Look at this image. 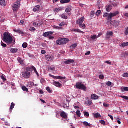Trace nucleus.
<instances>
[{
	"mask_svg": "<svg viewBox=\"0 0 128 128\" xmlns=\"http://www.w3.org/2000/svg\"><path fill=\"white\" fill-rule=\"evenodd\" d=\"M2 40L4 42H6L8 46L11 44L12 46L14 44V43L12 42L14 39H12V37L10 34L8 32H6L4 33Z\"/></svg>",
	"mask_w": 128,
	"mask_h": 128,
	"instance_id": "nucleus-1",
	"label": "nucleus"
},
{
	"mask_svg": "<svg viewBox=\"0 0 128 128\" xmlns=\"http://www.w3.org/2000/svg\"><path fill=\"white\" fill-rule=\"evenodd\" d=\"M32 74V68H26L25 72L22 74V76L26 80H28L30 78V74Z\"/></svg>",
	"mask_w": 128,
	"mask_h": 128,
	"instance_id": "nucleus-2",
	"label": "nucleus"
},
{
	"mask_svg": "<svg viewBox=\"0 0 128 128\" xmlns=\"http://www.w3.org/2000/svg\"><path fill=\"white\" fill-rule=\"evenodd\" d=\"M76 86L78 90H84V92L86 91V86L80 82L76 83Z\"/></svg>",
	"mask_w": 128,
	"mask_h": 128,
	"instance_id": "nucleus-3",
	"label": "nucleus"
},
{
	"mask_svg": "<svg viewBox=\"0 0 128 128\" xmlns=\"http://www.w3.org/2000/svg\"><path fill=\"white\" fill-rule=\"evenodd\" d=\"M20 6V2L18 0L13 5L12 10L14 12H16L18 10V8Z\"/></svg>",
	"mask_w": 128,
	"mask_h": 128,
	"instance_id": "nucleus-4",
	"label": "nucleus"
},
{
	"mask_svg": "<svg viewBox=\"0 0 128 128\" xmlns=\"http://www.w3.org/2000/svg\"><path fill=\"white\" fill-rule=\"evenodd\" d=\"M118 14H120V12L118 11L114 13H110V16L108 17V20H110V22H112V18H114V16H116Z\"/></svg>",
	"mask_w": 128,
	"mask_h": 128,
	"instance_id": "nucleus-5",
	"label": "nucleus"
},
{
	"mask_svg": "<svg viewBox=\"0 0 128 128\" xmlns=\"http://www.w3.org/2000/svg\"><path fill=\"white\" fill-rule=\"evenodd\" d=\"M49 76L50 78H52L54 80H65L66 79V77H62L60 76H54L52 75V74H49Z\"/></svg>",
	"mask_w": 128,
	"mask_h": 128,
	"instance_id": "nucleus-6",
	"label": "nucleus"
},
{
	"mask_svg": "<svg viewBox=\"0 0 128 128\" xmlns=\"http://www.w3.org/2000/svg\"><path fill=\"white\" fill-rule=\"evenodd\" d=\"M60 116L64 120H68V114L64 111H62L60 112Z\"/></svg>",
	"mask_w": 128,
	"mask_h": 128,
	"instance_id": "nucleus-7",
	"label": "nucleus"
},
{
	"mask_svg": "<svg viewBox=\"0 0 128 128\" xmlns=\"http://www.w3.org/2000/svg\"><path fill=\"white\" fill-rule=\"evenodd\" d=\"M84 17L82 16L81 18H79L76 22V24H84Z\"/></svg>",
	"mask_w": 128,
	"mask_h": 128,
	"instance_id": "nucleus-8",
	"label": "nucleus"
},
{
	"mask_svg": "<svg viewBox=\"0 0 128 128\" xmlns=\"http://www.w3.org/2000/svg\"><path fill=\"white\" fill-rule=\"evenodd\" d=\"M14 32H16V34H19L24 36V32L22 30L14 29Z\"/></svg>",
	"mask_w": 128,
	"mask_h": 128,
	"instance_id": "nucleus-9",
	"label": "nucleus"
},
{
	"mask_svg": "<svg viewBox=\"0 0 128 128\" xmlns=\"http://www.w3.org/2000/svg\"><path fill=\"white\" fill-rule=\"evenodd\" d=\"M52 34H54V32H46L43 34L44 36V38H48L50 36H52Z\"/></svg>",
	"mask_w": 128,
	"mask_h": 128,
	"instance_id": "nucleus-10",
	"label": "nucleus"
},
{
	"mask_svg": "<svg viewBox=\"0 0 128 128\" xmlns=\"http://www.w3.org/2000/svg\"><path fill=\"white\" fill-rule=\"evenodd\" d=\"M72 10V6H68L67 8H66L65 12H67L68 14V12H70Z\"/></svg>",
	"mask_w": 128,
	"mask_h": 128,
	"instance_id": "nucleus-11",
	"label": "nucleus"
},
{
	"mask_svg": "<svg viewBox=\"0 0 128 128\" xmlns=\"http://www.w3.org/2000/svg\"><path fill=\"white\" fill-rule=\"evenodd\" d=\"M111 24H112L114 26H120V22L118 21L114 20L111 22Z\"/></svg>",
	"mask_w": 128,
	"mask_h": 128,
	"instance_id": "nucleus-12",
	"label": "nucleus"
},
{
	"mask_svg": "<svg viewBox=\"0 0 128 128\" xmlns=\"http://www.w3.org/2000/svg\"><path fill=\"white\" fill-rule=\"evenodd\" d=\"M74 60H68L64 62L66 64H74Z\"/></svg>",
	"mask_w": 128,
	"mask_h": 128,
	"instance_id": "nucleus-13",
	"label": "nucleus"
},
{
	"mask_svg": "<svg viewBox=\"0 0 128 128\" xmlns=\"http://www.w3.org/2000/svg\"><path fill=\"white\" fill-rule=\"evenodd\" d=\"M54 56L48 55L46 56V60H48V62H52V60H54Z\"/></svg>",
	"mask_w": 128,
	"mask_h": 128,
	"instance_id": "nucleus-14",
	"label": "nucleus"
},
{
	"mask_svg": "<svg viewBox=\"0 0 128 128\" xmlns=\"http://www.w3.org/2000/svg\"><path fill=\"white\" fill-rule=\"evenodd\" d=\"M70 41V40L66 39V38H62V44H66L68 42Z\"/></svg>",
	"mask_w": 128,
	"mask_h": 128,
	"instance_id": "nucleus-15",
	"label": "nucleus"
},
{
	"mask_svg": "<svg viewBox=\"0 0 128 128\" xmlns=\"http://www.w3.org/2000/svg\"><path fill=\"white\" fill-rule=\"evenodd\" d=\"M53 84L55 86H56V88H60V86H62V84L59 82H53Z\"/></svg>",
	"mask_w": 128,
	"mask_h": 128,
	"instance_id": "nucleus-16",
	"label": "nucleus"
},
{
	"mask_svg": "<svg viewBox=\"0 0 128 128\" xmlns=\"http://www.w3.org/2000/svg\"><path fill=\"white\" fill-rule=\"evenodd\" d=\"M0 6H6V0H0Z\"/></svg>",
	"mask_w": 128,
	"mask_h": 128,
	"instance_id": "nucleus-17",
	"label": "nucleus"
},
{
	"mask_svg": "<svg viewBox=\"0 0 128 128\" xmlns=\"http://www.w3.org/2000/svg\"><path fill=\"white\" fill-rule=\"evenodd\" d=\"M40 6L41 5H38L36 6L33 10V11L34 12H38L40 10Z\"/></svg>",
	"mask_w": 128,
	"mask_h": 128,
	"instance_id": "nucleus-18",
	"label": "nucleus"
},
{
	"mask_svg": "<svg viewBox=\"0 0 128 128\" xmlns=\"http://www.w3.org/2000/svg\"><path fill=\"white\" fill-rule=\"evenodd\" d=\"M60 2L62 4H70V0H61Z\"/></svg>",
	"mask_w": 128,
	"mask_h": 128,
	"instance_id": "nucleus-19",
	"label": "nucleus"
},
{
	"mask_svg": "<svg viewBox=\"0 0 128 128\" xmlns=\"http://www.w3.org/2000/svg\"><path fill=\"white\" fill-rule=\"evenodd\" d=\"M100 98L96 94H92V100H98Z\"/></svg>",
	"mask_w": 128,
	"mask_h": 128,
	"instance_id": "nucleus-20",
	"label": "nucleus"
},
{
	"mask_svg": "<svg viewBox=\"0 0 128 128\" xmlns=\"http://www.w3.org/2000/svg\"><path fill=\"white\" fill-rule=\"evenodd\" d=\"M31 70H32H32H34V72H36V74L37 76H38V71L36 70V68L34 66H31Z\"/></svg>",
	"mask_w": 128,
	"mask_h": 128,
	"instance_id": "nucleus-21",
	"label": "nucleus"
},
{
	"mask_svg": "<svg viewBox=\"0 0 128 128\" xmlns=\"http://www.w3.org/2000/svg\"><path fill=\"white\" fill-rule=\"evenodd\" d=\"M14 106H16V104H14V102H12L11 104V106L10 107V112H12V110H14Z\"/></svg>",
	"mask_w": 128,
	"mask_h": 128,
	"instance_id": "nucleus-22",
	"label": "nucleus"
},
{
	"mask_svg": "<svg viewBox=\"0 0 128 128\" xmlns=\"http://www.w3.org/2000/svg\"><path fill=\"white\" fill-rule=\"evenodd\" d=\"M106 12H110V10H112V5H108L106 8Z\"/></svg>",
	"mask_w": 128,
	"mask_h": 128,
	"instance_id": "nucleus-23",
	"label": "nucleus"
},
{
	"mask_svg": "<svg viewBox=\"0 0 128 128\" xmlns=\"http://www.w3.org/2000/svg\"><path fill=\"white\" fill-rule=\"evenodd\" d=\"M56 44H58V45H62V39L61 38V39H60L58 40H57L56 42Z\"/></svg>",
	"mask_w": 128,
	"mask_h": 128,
	"instance_id": "nucleus-24",
	"label": "nucleus"
},
{
	"mask_svg": "<svg viewBox=\"0 0 128 128\" xmlns=\"http://www.w3.org/2000/svg\"><path fill=\"white\" fill-rule=\"evenodd\" d=\"M120 46H121V48H126V46H128V42L121 44Z\"/></svg>",
	"mask_w": 128,
	"mask_h": 128,
	"instance_id": "nucleus-25",
	"label": "nucleus"
},
{
	"mask_svg": "<svg viewBox=\"0 0 128 128\" xmlns=\"http://www.w3.org/2000/svg\"><path fill=\"white\" fill-rule=\"evenodd\" d=\"M10 52L12 54H16L18 52V48H12Z\"/></svg>",
	"mask_w": 128,
	"mask_h": 128,
	"instance_id": "nucleus-26",
	"label": "nucleus"
},
{
	"mask_svg": "<svg viewBox=\"0 0 128 128\" xmlns=\"http://www.w3.org/2000/svg\"><path fill=\"white\" fill-rule=\"evenodd\" d=\"M79 26L80 28H82V30H86V24H79Z\"/></svg>",
	"mask_w": 128,
	"mask_h": 128,
	"instance_id": "nucleus-27",
	"label": "nucleus"
},
{
	"mask_svg": "<svg viewBox=\"0 0 128 128\" xmlns=\"http://www.w3.org/2000/svg\"><path fill=\"white\" fill-rule=\"evenodd\" d=\"M94 117L96 118H102V116H100V113H96V114H94Z\"/></svg>",
	"mask_w": 128,
	"mask_h": 128,
	"instance_id": "nucleus-28",
	"label": "nucleus"
},
{
	"mask_svg": "<svg viewBox=\"0 0 128 128\" xmlns=\"http://www.w3.org/2000/svg\"><path fill=\"white\" fill-rule=\"evenodd\" d=\"M83 124H84V126H90V124H88V122H83Z\"/></svg>",
	"mask_w": 128,
	"mask_h": 128,
	"instance_id": "nucleus-29",
	"label": "nucleus"
},
{
	"mask_svg": "<svg viewBox=\"0 0 128 128\" xmlns=\"http://www.w3.org/2000/svg\"><path fill=\"white\" fill-rule=\"evenodd\" d=\"M22 90H24V92H28V88H26V86H22Z\"/></svg>",
	"mask_w": 128,
	"mask_h": 128,
	"instance_id": "nucleus-30",
	"label": "nucleus"
},
{
	"mask_svg": "<svg viewBox=\"0 0 128 128\" xmlns=\"http://www.w3.org/2000/svg\"><path fill=\"white\" fill-rule=\"evenodd\" d=\"M18 62L19 64H24V60L21 58H18Z\"/></svg>",
	"mask_w": 128,
	"mask_h": 128,
	"instance_id": "nucleus-31",
	"label": "nucleus"
},
{
	"mask_svg": "<svg viewBox=\"0 0 128 128\" xmlns=\"http://www.w3.org/2000/svg\"><path fill=\"white\" fill-rule=\"evenodd\" d=\"M28 86H30V88H32V86H34V83L32 82H28Z\"/></svg>",
	"mask_w": 128,
	"mask_h": 128,
	"instance_id": "nucleus-32",
	"label": "nucleus"
},
{
	"mask_svg": "<svg viewBox=\"0 0 128 128\" xmlns=\"http://www.w3.org/2000/svg\"><path fill=\"white\" fill-rule=\"evenodd\" d=\"M61 16H62V18H63L64 20H68V16L66 15V14H62Z\"/></svg>",
	"mask_w": 128,
	"mask_h": 128,
	"instance_id": "nucleus-33",
	"label": "nucleus"
},
{
	"mask_svg": "<svg viewBox=\"0 0 128 128\" xmlns=\"http://www.w3.org/2000/svg\"><path fill=\"white\" fill-rule=\"evenodd\" d=\"M92 40H96L98 38V36L96 35H92L91 36Z\"/></svg>",
	"mask_w": 128,
	"mask_h": 128,
	"instance_id": "nucleus-34",
	"label": "nucleus"
},
{
	"mask_svg": "<svg viewBox=\"0 0 128 128\" xmlns=\"http://www.w3.org/2000/svg\"><path fill=\"white\" fill-rule=\"evenodd\" d=\"M128 53L126 52H123L122 54H121V58H126V56H128Z\"/></svg>",
	"mask_w": 128,
	"mask_h": 128,
	"instance_id": "nucleus-35",
	"label": "nucleus"
},
{
	"mask_svg": "<svg viewBox=\"0 0 128 128\" xmlns=\"http://www.w3.org/2000/svg\"><path fill=\"white\" fill-rule=\"evenodd\" d=\"M76 46H78V44H74L70 46V48H76Z\"/></svg>",
	"mask_w": 128,
	"mask_h": 128,
	"instance_id": "nucleus-36",
	"label": "nucleus"
},
{
	"mask_svg": "<svg viewBox=\"0 0 128 128\" xmlns=\"http://www.w3.org/2000/svg\"><path fill=\"white\" fill-rule=\"evenodd\" d=\"M122 92H128V87H124L123 89L122 88Z\"/></svg>",
	"mask_w": 128,
	"mask_h": 128,
	"instance_id": "nucleus-37",
	"label": "nucleus"
},
{
	"mask_svg": "<svg viewBox=\"0 0 128 128\" xmlns=\"http://www.w3.org/2000/svg\"><path fill=\"white\" fill-rule=\"evenodd\" d=\"M22 48H28V43L24 42L22 44Z\"/></svg>",
	"mask_w": 128,
	"mask_h": 128,
	"instance_id": "nucleus-38",
	"label": "nucleus"
},
{
	"mask_svg": "<svg viewBox=\"0 0 128 128\" xmlns=\"http://www.w3.org/2000/svg\"><path fill=\"white\" fill-rule=\"evenodd\" d=\"M46 90H47V92H49V94H52V90H50V87H47L46 88Z\"/></svg>",
	"mask_w": 128,
	"mask_h": 128,
	"instance_id": "nucleus-39",
	"label": "nucleus"
},
{
	"mask_svg": "<svg viewBox=\"0 0 128 128\" xmlns=\"http://www.w3.org/2000/svg\"><path fill=\"white\" fill-rule=\"evenodd\" d=\"M84 116H87V118L90 117V113L88 112H84Z\"/></svg>",
	"mask_w": 128,
	"mask_h": 128,
	"instance_id": "nucleus-40",
	"label": "nucleus"
},
{
	"mask_svg": "<svg viewBox=\"0 0 128 128\" xmlns=\"http://www.w3.org/2000/svg\"><path fill=\"white\" fill-rule=\"evenodd\" d=\"M100 14H102V11L100 10H98L96 12V16H100Z\"/></svg>",
	"mask_w": 128,
	"mask_h": 128,
	"instance_id": "nucleus-41",
	"label": "nucleus"
},
{
	"mask_svg": "<svg viewBox=\"0 0 128 128\" xmlns=\"http://www.w3.org/2000/svg\"><path fill=\"white\" fill-rule=\"evenodd\" d=\"M2 80L4 81V82H6V78H4V74H2L0 76Z\"/></svg>",
	"mask_w": 128,
	"mask_h": 128,
	"instance_id": "nucleus-42",
	"label": "nucleus"
},
{
	"mask_svg": "<svg viewBox=\"0 0 128 128\" xmlns=\"http://www.w3.org/2000/svg\"><path fill=\"white\" fill-rule=\"evenodd\" d=\"M60 12V8H56L55 10H54V12Z\"/></svg>",
	"mask_w": 128,
	"mask_h": 128,
	"instance_id": "nucleus-43",
	"label": "nucleus"
},
{
	"mask_svg": "<svg viewBox=\"0 0 128 128\" xmlns=\"http://www.w3.org/2000/svg\"><path fill=\"white\" fill-rule=\"evenodd\" d=\"M1 45L2 46H3V48H6L7 46L6 44L4 43L2 41L1 42Z\"/></svg>",
	"mask_w": 128,
	"mask_h": 128,
	"instance_id": "nucleus-44",
	"label": "nucleus"
},
{
	"mask_svg": "<svg viewBox=\"0 0 128 128\" xmlns=\"http://www.w3.org/2000/svg\"><path fill=\"white\" fill-rule=\"evenodd\" d=\"M120 98H124V100H126L128 101V97L126 96H120Z\"/></svg>",
	"mask_w": 128,
	"mask_h": 128,
	"instance_id": "nucleus-45",
	"label": "nucleus"
},
{
	"mask_svg": "<svg viewBox=\"0 0 128 128\" xmlns=\"http://www.w3.org/2000/svg\"><path fill=\"white\" fill-rule=\"evenodd\" d=\"M76 115L78 116H80V115L82 114H80V111L79 110H78L76 112Z\"/></svg>",
	"mask_w": 128,
	"mask_h": 128,
	"instance_id": "nucleus-46",
	"label": "nucleus"
},
{
	"mask_svg": "<svg viewBox=\"0 0 128 128\" xmlns=\"http://www.w3.org/2000/svg\"><path fill=\"white\" fill-rule=\"evenodd\" d=\"M65 25H66V22H62L59 24L60 26H61V28H62V26H64Z\"/></svg>",
	"mask_w": 128,
	"mask_h": 128,
	"instance_id": "nucleus-47",
	"label": "nucleus"
},
{
	"mask_svg": "<svg viewBox=\"0 0 128 128\" xmlns=\"http://www.w3.org/2000/svg\"><path fill=\"white\" fill-rule=\"evenodd\" d=\"M112 84V83L110 82H108L106 83V86H110Z\"/></svg>",
	"mask_w": 128,
	"mask_h": 128,
	"instance_id": "nucleus-48",
	"label": "nucleus"
},
{
	"mask_svg": "<svg viewBox=\"0 0 128 128\" xmlns=\"http://www.w3.org/2000/svg\"><path fill=\"white\" fill-rule=\"evenodd\" d=\"M104 18H108V16H110V14H108V13H106L104 15Z\"/></svg>",
	"mask_w": 128,
	"mask_h": 128,
	"instance_id": "nucleus-49",
	"label": "nucleus"
},
{
	"mask_svg": "<svg viewBox=\"0 0 128 128\" xmlns=\"http://www.w3.org/2000/svg\"><path fill=\"white\" fill-rule=\"evenodd\" d=\"M99 78L100 80H104V76L102 74H101L99 76Z\"/></svg>",
	"mask_w": 128,
	"mask_h": 128,
	"instance_id": "nucleus-50",
	"label": "nucleus"
},
{
	"mask_svg": "<svg viewBox=\"0 0 128 128\" xmlns=\"http://www.w3.org/2000/svg\"><path fill=\"white\" fill-rule=\"evenodd\" d=\"M107 36H114V32H108Z\"/></svg>",
	"mask_w": 128,
	"mask_h": 128,
	"instance_id": "nucleus-51",
	"label": "nucleus"
},
{
	"mask_svg": "<svg viewBox=\"0 0 128 128\" xmlns=\"http://www.w3.org/2000/svg\"><path fill=\"white\" fill-rule=\"evenodd\" d=\"M123 78H128V73H124L122 75Z\"/></svg>",
	"mask_w": 128,
	"mask_h": 128,
	"instance_id": "nucleus-52",
	"label": "nucleus"
},
{
	"mask_svg": "<svg viewBox=\"0 0 128 128\" xmlns=\"http://www.w3.org/2000/svg\"><path fill=\"white\" fill-rule=\"evenodd\" d=\"M33 25L36 27H38V26H40L38 25V23H36V22H34Z\"/></svg>",
	"mask_w": 128,
	"mask_h": 128,
	"instance_id": "nucleus-53",
	"label": "nucleus"
},
{
	"mask_svg": "<svg viewBox=\"0 0 128 128\" xmlns=\"http://www.w3.org/2000/svg\"><path fill=\"white\" fill-rule=\"evenodd\" d=\"M92 100H88V104H89V106H92Z\"/></svg>",
	"mask_w": 128,
	"mask_h": 128,
	"instance_id": "nucleus-54",
	"label": "nucleus"
},
{
	"mask_svg": "<svg viewBox=\"0 0 128 128\" xmlns=\"http://www.w3.org/2000/svg\"><path fill=\"white\" fill-rule=\"evenodd\" d=\"M100 124H106V122L104 120H100Z\"/></svg>",
	"mask_w": 128,
	"mask_h": 128,
	"instance_id": "nucleus-55",
	"label": "nucleus"
},
{
	"mask_svg": "<svg viewBox=\"0 0 128 128\" xmlns=\"http://www.w3.org/2000/svg\"><path fill=\"white\" fill-rule=\"evenodd\" d=\"M41 54H46V50H42L41 51Z\"/></svg>",
	"mask_w": 128,
	"mask_h": 128,
	"instance_id": "nucleus-56",
	"label": "nucleus"
},
{
	"mask_svg": "<svg viewBox=\"0 0 128 128\" xmlns=\"http://www.w3.org/2000/svg\"><path fill=\"white\" fill-rule=\"evenodd\" d=\"M124 34H125L126 36L128 35V27L126 28Z\"/></svg>",
	"mask_w": 128,
	"mask_h": 128,
	"instance_id": "nucleus-57",
	"label": "nucleus"
},
{
	"mask_svg": "<svg viewBox=\"0 0 128 128\" xmlns=\"http://www.w3.org/2000/svg\"><path fill=\"white\" fill-rule=\"evenodd\" d=\"M104 106L105 108H108V106H110V104L104 103Z\"/></svg>",
	"mask_w": 128,
	"mask_h": 128,
	"instance_id": "nucleus-58",
	"label": "nucleus"
},
{
	"mask_svg": "<svg viewBox=\"0 0 128 128\" xmlns=\"http://www.w3.org/2000/svg\"><path fill=\"white\" fill-rule=\"evenodd\" d=\"M77 32H80V34H84V32H82V30H80L79 29L77 30Z\"/></svg>",
	"mask_w": 128,
	"mask_h": 128,
	"instance_id": "nucleus-59",
	"label": "nucleus"
},
{
	"mask_svg": "<svg viewBox=\"0 0 128 128\" xmlns=\"http://www.w3.org/2000/svg\"><path fill=\"white\" fill-rule=\"evenodd\" d=\"M108 116L110 117V118H111V120H114V116H112V115L108 114Z\"/></svg>",
	"mask_w": 128,
	"mask_h": 128,
	"instance_id": "nucleus-60",
	"label": "nucleus"
},
{
	"mask_svg": "<svg viewBox=\"0 0 128 128\" xmlns=\"http://www.w3.org/2000/svg\"><path fill=\"white\" fill-rule=\"evenodd\" d=\"M30 32H32L33 30H36V28H34V27L30 28Z\"/></svg>",
	"mask_w": 128,
	"mask_h": 128,
	"instance_id": "nucleus-61",
	"label": "nucleus"
},
{
	"mask_svg": "<svg viewBox=\"0 0 128 128\" xmlns=\"http://www.w3.org/2000/svg\"><path fill=\"white\" fill-rule=\"evenodd\" d=\"M40 82L41 84H44V82H46V80H44V79H42L40 80Z\"/></svg>",
	"mask_w": 128,
	"mask_h": 128,
	"instance_id": "nucleus-62",
	"label": "nucleus"
},
{
	"mask_svg": "<svg viewBox=\"0 0 128 128\" xmlns=\"http://www.w3.org/2000/svg\"><path fill=\"white\" fill-rule=\"evenodd\" d=\"M91 16H94V14H95V13H94V11H92V12H91Z\"/></svg>",
	"mask_w": 128,
	"mask_h": 128,
	"instance_id": "nucleus-63",
	"label": "nucleus"
},
{
	"mask_svg": "<svg viewBox=\"0 0 128 128\" xmlns=\"http://www.w3.org/2000/svg\"><path fill=\"white\" fill-rule=\"evenodd\" d=\"M90 52H88L85 54V56H90Z\"/></svg>",
	"mask_w": 128,
	"mask_h": 128,
	"instance_id": "nucleus-64",
	"label": "nucleus"
}]
</instances>
